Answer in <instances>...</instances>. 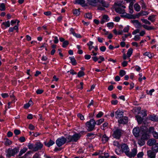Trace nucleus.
Here are the masks:
<instances>
[{
    "label": "nucleus",
    "mask_w": 158,
    "mask_h": 158,
    "mask_svg": "<svg viewBox=\"0 0 158 158\" xmlns=\"http://www.w3.org/2000/svg\"><path fill=\"white\" fill-rule=\"evenodd\" d=\"M124 133V131L122 129L117 128L113 132L112 136L117 139H120Z\"/></svg>",
    "instance_id": "f257e3e1"
},
{
    "label": "nucleus",
    "mask_w": 158,
    "mask_h": 158,
    "mask_svg": "<svg viewBox=\"0 0 158 158\" xmlns=\"http://www.w3.org/2000/svg\"><path fill=\"white\" fill-rule=\"evenodd\" d=\"M96 124V122L93 119H91L89 121L86 122V125L88 128V131H92L94 129L95 125Z\"/></svg>",
    "instance_id": "f03ea898"
},
{
    "label": "nucleus",
    "mask_w": 158,
    "mask_h": 158,
    "mask_svg": "<svg viewBox=\"0 0 158 158\" xmlns=\"http://www.w3.org/2000/svg\"><path fill=\"white\" fill-rule=\"evenodd\" d=\"M81 135L79 134H75L72 136H69L67 137V142H76L80 138Z\"/></svg>",
    "instance_id": "7ed1b4c3"
},
{
    "label": "nucleus",
    "mask_w": 158,
    "mask_h": 158,
    "mask_svg": "<svg viewBox=\"0 0 158 158\" xmlns=\"http://www.w3.org/2000/svg\"><path fill=\"white\" fill-rule=\"evenodd\" d=\"M19 151V148H15L14 149L9 148L7 151L6 156L10 157L11 156H14Z\"/></svg>",
    "instance_id": "20e7f679"
},
{
    "label": "nucleus",
    "mask_w": 158,
    "mask_h": 158,
    "mask_svg": "<svg viewBox=\"0 0 158 158\" xmlns=\"http://www.w3.org/2000/svg\"><path fill=\"white\" fill-rule=\"evenodd\" d=\"M67 139V138H66L63 136H62L56 140V143L58 146L60 147L66 143Z\"/></svg>",
    "instance_id": "39448f33"
},
{
    "label": "nucleus",
    "mask_w": 158,
    "mask_h": 158,
    "mask_svg": "<svg viewBox=\"0 0 158 158\" xmlns=\"http://www.w3.org/2000/svg\"><path fill=\"white\" fill-rule=\"evenodd\" d=\"M126 8V6L122 5L118 7H116L115 8V11L120 14H124L125 13L124 8Z\"/></svg>",
    "instance_id": "423d86ee"
},
{
    "label": "nucleus",
    "mask_w": 158,
    "mask_h": 158,
    "mask_svg": "<svg viewBox=\"0 0 158 158\" xmlns=\"http://www.w3.org/2000/svg\"><path fill=\"white\" fill-rule=\"evenodd\" d=\"M137 153V150L136 148H133L131 152H128L126 155L130 158L133 157L136 155Z\"/></svg>",
    "instance_id": "0eeeda50"
},
{
    "label": "nucleus",
    "mask_w": 158,
    "mask_h": 158,
    "mask_svg": "<svg viewBox=\"0 0 158 158\" xmlns=\"http://www.w3.org/2000/svg\"><path fill=\"white\" fill-rule=\"evenodd\" d=\"M115 116L116 118H121L123 117V112L117 110L115 113Z\"/></svg>",
    "instance_id": "6e6552de"
},
{
    "label": "nucleus",
    "mask_w": 158,
    "mask_h": 158,
    "mask_svg": "<svg viewBox=\"0 0 158 158\" xmlns=\"http://www.w3.org/2000/svg\"><path fill=\"white\" fill-rule=\"evenodd\" d=\"M87 3L93 6H96L99 0H87Z\"/></svg>",
    "instance_id": "1a4fd4ad"
},
{
    "label": "nucleus",
    "mask_w": 158,
    "mask_h": 158,
    "mask_svg": "<svg viewBox=\"0 0 158 158\" xmlns=\"http://www.w3.org/2000/svg\"><path fill=\"white\" fill-rule=\"evenodd\" d=\"M43 146V145L40 143H36L35 145V148L33 149V151H36L42 148Z\"/></svg>",
    "instance_id": "9d476101"
},
{
    "label": "nucleus",
    "mask_w": 158,
    "mask_h": 158,
    "mask_svg": "<svg viewBox=\"0 0 158 158\" xmlns=\"http://www.w3.org/2000/svg\"><path fill=\"white\" fill-rule=\"evenodd\" d=\"M121 149L123 152H124L126 154L129 151V149L128 146L126 144H123L121 146Z\"/></svg>",
    "instance_id": "9b49d317"
},
{
    "label": "nucleus",
    "mask_w": 158,
    "mask_h": 158,
    "mask_svg": "<svg viewBox=\"0 0 158 158\" xmlns=\"http://www.w3.org/2000/svg\"><path fill=\"white\" fill-rule=\"evenodd\" d=\"M140 131V129L138 127H135L133 130V134L136 137L139 136Z\"/></svg>",
    "instance_id": "f8f14e48"
},
{
    "label": "nucleus",
    "mask_w": 158,
    "mask_h": 158,
    "mask_svg": "<svg viewBox=\"0 0 158 158\" xmlns=\"http://www.w3.org/2000/svg\"><path fill=\"white\" fill-rule=\"evenodd\" d=\"M119 124H125L128 122V118L127 117H123L118 121Z\"/></svg>",
    "instance_id": "ddd939ff"
},
{
    "label": "nucleus",
    "mask_w": 158,
    "mask_h": 158,
    "mask_svg": "<svg viewBox=\"0 0 158 158\" xmlns=\"http://www.w3.org/2000/svg\"><path fill=\"white\" fill-rule=\"evenodd\" d=\"M109 19H110L108 16L107 15H104L102 16L100 23L101 24H103L104 23L108 21Z\"/></svg>",
    "instance_id": "4468645a"
},
{
    "label": "nucleus",
    "mask_w": 158,
    "mask_h": 158,
    "mask_svg": "<svg viewBox=\"0 0 158 158\" xmlns=\"http://www.w3.org/2000/svg\"><path fill=\"white\" fill-rule=\"evenodd\" d=\"M148 158H155L156 154L154 152L149 150L148 151Z\"/></svg>",
    "instance_id": "2eb2a0df"
},
{
    "label": "nucleus",
    "mask_w": 158,
    "mask_h": 158,
    "mask_svg": "<svg viewBox=\"0 0 158 158\" xmlns=\"http://www.w3.org/2000/svg\"><path fill=\"white\" fill-rule=\"evenodd\" d=\"M156 143V140L153 139H150L147 142V144L150 146H153Z\"/></svg>",
    "instance_id": "dca6fc26"
},
{
    "label": "nucleus",
    "mask_w": 158,
    "mask_h": 158,
    "mask_svg": "<svg viewBox=\"0 0 158 158\" xmlns=\"http://www.w3.org/2000/svg\"><path fill=\"white\" fill-rule=\"evenodd\" d=\"M98 2L101 3L102 6L105 7H108L109 6V4L106 3L104 0H99Z\"/></svg>",
    "instance_id": "f3484780"
},
{
    "label": "nucleus",
    "mask_w": 158,
    "mask_h": 158,
    "mask_svg": "<svg viewBox=\"0 0 158 158\" xmlns=\"http://www.w3.org/2000/svg\"><path fill=\"white\" fill-rule=\"evenodd\" d=\"M98 2L101 3L102 6L105 7H108L109 6V4L106 3L104 0H99Z\"/></svg>",
    "instance_id": "a211bd4d"
},
{
    "label": "nucleus",
    "mask_w": 158,
    "mask_h": 158,
    "mask_svg": "<svg viewBox=\"0 0 158 158\" xmlns=\"http://www.w3.org/2000/svg\"><path fill=\"white\" fill-rule=\"evenodd\" d=\"M152 149L156 152H158V143H156L152 146Z\"/></svg>",
    "instance_id": "6ab92c4d"
},
{
    "label": "nucleus",
    "mask_w": 158,
    "mask_h": 158,
    "mask_svg": "<svg viewBox=\"0 0 158 158\" xmlns=\"http://www.w3.org/2000/svg\"><path fill=\"white\" fill-rule=\"evenodd\" d=\"M85 0H75L74 3V4H78L80 5H82L85 4Z\"/></svg>",
    "instance_id": "aec40b11"
},
{
    "label": "nucleus",
    "mask_w": 158,
    "mask_h": 158,
    "mask_svg": "<svg viewBox=\"0 0 158 158\" xmlns=\"http://www.w3.org/2000/svg\"><path fill=\"white\" fill-rule=\"evenodd\" d=\"M142 27L144 29L148 30L154 29V27L152 26H148L147 25H142Z\"/></svg>",
    "instance_id": "412c9836"
},
{
    "label": "nucleus",
    "mask_w": 158,
    "mask_h": 158,
    "mask_svg": "<svg viewBox=\"0 0 158 158\" xmlns=\"http://www.w3.org/2000/svg\"><path fill=\"white\" fill-rule=\"evenodd\" d=\"M33 104V102L31 99H30V101L28 103H27L24 105V108L25 109H27L31 105Z\"/></svg>",
    "instance_id": "4be33fe9"
},
{
    "label": "nucleus",
    "mask_w": 158,
    "mask_h": 158,
    "mask_svg": "<svg viewBox=\"0 0 158 158\" xmlns=\"http://www.w3.org/2000/svg\"><path fill=\"white\" fill-rule=\"evenodd\" d=\"M131 22L132 23L135 24V25H136L138 27H141V23L139 22L138 20H131Z\"/></svg>",
    "instance_id": "5701e85b"
},
{
    "label": "nucleus",
    "mask_w": 158,
    "mask_h": 158,
    "mask_svg": "<svg viewBox=\"0 0 158 158\" xmlns=\"http://www.w3.org/2000/svg\"><path fill=\"white\" fill-rule=\"evenodd\" d=\"M109 138L108 137L106 134L103 135L102 137V141L103 143H106L108 141Z\"/></svg>",
    "instance_id": "b1692460"
},
{
    "label": "nucleus",
    "mask_w": 158,
    "mask_h": 158,
    "mask_svg": "<svg viewBox=\"0 0 158 158\" xmlns=\"http://www.w3.org/2000/svg\"><path fill=\"white\" fill-rule=\"evenodd\" d=\"M55 143V142L51 139H50L49 142L48 143H45V145L48 147H50L51 146L53 145Z\"/></svg>",
    "instance_id": "393cba45"
},
{
    "label": "nucleus",
    "mask_w": 158,
    "mask_h": 158,
    "mask_svg": "<svg viewBox=\"0 0 158 158\" xmlns=\"http://www.w3.org/2000/svg\"><path fill=\"white\" fill-rule=\"evenodd\" d=\"M150 119L152 121H158V117L156 115H153L150 117Z\"/></svg>",
    "instance_id": "a878e982"
},
{
    "label": "nucleus",
    "mask_w": 158,
    "mask_h": 158,
    "mask_svg": "<svg viewBox=\"0 0 158 158\" xmlns=\"http://www.w3.org/2000/svg\"><path fill=\"white\" fill-rule=\"evenodd\" d=\"M133 51V49L131 48L128 50L127 53V55L128 57H129L131 56L132 54Z\"/></svg>",
    "instance_id": "bb28decb"
},
{
    "label": "nucleus",
    "mask_w": 158,
    "mask_h": 158,
    "mask_svg": "<svg viewBox=\"0 0 158 158\" xmlns=\"http://www.w3.org/2000/svg\"><path fill=\"white\" fill-rule=\"evenodd\" d=\"M27 150V148H23V149H21L20 151L18 156H21L23 154L26 152Z\"/></svg>",
    "instance_id": "cd10ccee"
},
{
    "label": "nucleus",
    "mask_w": 158,
    "mask_h": 158,
    "mask_svg": "<svg viewBox=\"0 0 158 158\" xmlns=\"http://www.w3.org/2000/svg\"><path fill=\"white\" fill-rule=\"evenodd\" d=\"M138 143L140 146H143L145 144L144 140L141 138L138 140Z\"/></svg>",
    "instance_id": "c85d7f7f"
},
{
    "label": "nucleus",
    "mask_w": 158,
    "mask_h": 158,
    "mask_svg": "<svg viewBox=\"0 0 158 158\" xmlns=\"http://www.w3.org/2000/svg\"><path fill=\"white\" fill-rule=\"evenodd\" d=\"M135 117L138 123L139 124L141 123L143 121V119L141 116L139 115H137Z\"/></svg>",
    "instance_id": "c756f323"
},
{
    "label": "nucleus",
    "mask_w": 158,
    "mask_h": 158,
    "mask_svg": "<svg viewBox=\"0 0 158 158\" xmlns=\"http://www.w3.org/2000/svg\"><path fill=\"white\" fill-rule=\"evenodd\" d=\"M69 58L71 60L72 64L73 65H76L77 64L76 60L74 57H70Z\"/></svg>",
    "instance_id": "7c9ffc66"
},
{
    "label": "nucleus",
    "mask_w": 158,
    "mask_h": 158,
    "mask_svg": "<svg viewBox=\"0 0 158 158\" xmlns=\"http://www.w3.org/2000/svg\"><path fill=\"white\" fill-rule=\"evenodd\" d=\"M144 56H148L149 58H152L154 54L149 52H146L143 54Z\"/></svg>",
    "instance_id": "2f4dec72"
},
{
    "label": "nucleus",
    "mask_w": 158,
    "mask_h": 158,
    "mask_svg": "<svg viewBox=\"0 0 158 158\" xmlns=\"http://www.w3.org/2000/svg\"><path fill=\"white\" fill-rule=\"evenodd\" d=\"M79 10L80 9H74L73 10V14L76 16L79 15L80 14V11Z\"/></svg>",
    "instance_id": "473e14b6"
},
{
    "label": "nucleus",
    "mask_w": 158,
    "mask_h": 158,
    "mask_svg": "<svg viewBox=\"0 0 158 158\" xmlns=\"http://www.w3.org/2000/svg\"><path fill=\"white\" fill-rule=\"evenodd\" d=\"M155 17V15H152L149 16L148 18V20H150L152 22H153L155 21V19H154Z\"/></svg>",
    "instance_id": "72a5a7b5"
},
{
    "label": "nucleus",
    "mask_w": 158,
    "mask_h": 158,
    "mask_svg": "<svg viewBox=\"0 0 158 158\" xmlns=\"http://www.w3.org/2000/svg\"><path fill=\"white\" fill-rule=\"evenodd\" d=\"M135 10L138 11L140 10V6L138 4H135L134 6Z\"/></svg>",
    "instance_id": "f704fd0d"
},
{
    "label": "nucleus",
    "mask_w": 158,
    "mask_h": 158,
    "mask_svg": "<svg viewBox=\"0 0 158 158\" xmlns=\"http://www.w3.org/2000/svg\"><path fill=\"white\" fill-rule=\"evenodd\" d=\"M2 25H4L6 27H9L10 26V22L9 21L2 23Z\"/></svg>",
    "instance_id": "c9c22d12"
},
{
    "label": "nucleus",
    "mask_w": 158,
    "mask_h": 158,
    "mask_svg": "<svg viewBox=\"0 0 158 158\" xmlns=\"http://www.w3.org/2000/svg\"><path fill=\"white\" fill-rule=\"evenodd\" d=\"M148 12L147 11H141L139 13V14L140 15L143 16L148 15Z\"/></svg>",
    "instance_id": "e433bc0d"
},
{
    "label": "nucleus",
    "mask_w": 158,
    "mask_h": 158,
    "mask_svg": "<svg viewBox=\"0 0 158 158\" xmlns=\"http://www.w3.org/2000/svg\"><path fill=\"white\" fill-rule=\"evenodd\" d=\"M28 147L29 149L32 150L33 151V149L35 148V145L29 143H28Z\"/></svg>",
    "instance_id": "4c0bfd02"
},
{
    "label": "nucleus",
    "mask_w": 158,
    "mask_h": 158,
    "mask_svg": "<svg viewBox=\"0 0 158 158\" xmlns=\"http://www.w3.org/2000/svg\"><path fill=\"white\" fill-rule=\"evenodd\" d=\"M69 44V43L68 41V40H65L64 41L62 45V46L63 48H66L67 45H68Z\"/></svg>",
    "instance_id": "58836bf2"
},
{
    "label": "nucleus",
    "mask_w": 158,
    "mask_h": 158,
    "mask_svg": "<svg viewBox=\"0 0 158 158\" xmlns=\"http://www.w3.org/2000/svg\"><path fill=\"white\" fill-rule=\"evenodd\" d=\"M85 17L89 19H91L92 18V15L91 13H88L86 14Z\"/></svg>",
    "instance_id": "ea45409f"
},
{
    "label": "nucleus",
    "mask_w": 158,
    "mask_h": 158,
    "mask_svg": "<svg viewBox=\"0 0 158 158\" xmlns=\"http://www.w3.org/2000/svg\"><path fill=\"white\" fill-rule=\"evenodd\" d=\"M141 20L143 23H145V24L148 25H150L151 24L150 22L147 19H141Z\"/></svg>",
    "instance_id": "a19ab883"
},
{
    "label": "nucleus",
    "mask_w": 158,
    "mask_h": 158,
    "mask_svg": "<svg viewBox=\"0 0 158 158\" xmlns=\"http://www.w3.org/2000/svg\"><path fill=\"white\" fill-rule=\"evenodd\" d=\"M6 141L5 142V144L6 145H9L10 144H11L12 143V142L8 139L6 138Z\"/></svg>",
    "instance_id": "79ce46f5"
},
{
    "label": "nucleus",
    "mask_w": 158,
    "mask_h": 158,
    "mask_svg": "<svg viewBox=\"0 0 158 158\" xmlns=\"http://www.w3.org/2000/svg\"><path fill=\"white\" fill-rule=\"evenodd\" d=\"M0 10L1 11H4L5 10V6L4 3H2L0 6Z\"/></svg>",
    "instance_id": "37998d69"
},
{
    "label": "nucleus",
    "mask_w": 158,
    "mask_h": 158,
    "mask_svg": "<svg viewBox=\"0 0 158 158\" xmlns=\"http://www.w3.org/2000/svg\"><path fill=\"white\" fill-rule=\"evenodd\" d=\"M85 75L84 72L82 71H80L77 74L78 77H81Z\"/></svg>",
    "instance_id": "c03bdc74"
},
{
    "label": "nucleus",
    "mask_w": 158,
    "mask_h": 158,
    "mask_svg": "<svg viewBox=\"0 0 158 158\" xmlns=\"http://www.w3.org/2000/svg\"><path fill=\"white\" fill-rule=\"evenodd\" d=\"M123 3V1H119L115 3V4L118 6H122V5Z\"/></svg>",
    "instance_id": "a18cd8bd"
},
{
    "label": "nucleus",
    "mask_w": 158,
    "mask_h": 158,
    "mask_svg": "<svg viewBox=\"0 0 158 158\" xmlns=\"http://www.w3.org/2000/svg\"><path fill=\"white\" fill-rule=\"evenodd\" d=\"M104 119L103 118H101L100 119L97 121V124L98 125L101 124L102 122L104 121Z\"/></svg>",
    "instance_id": "49530a36"
},
{
    "label": "nucleus",
    "mask_w": 158,
    "mask_h": 158,
    "mask_svg": "<svg viewBox=\"0 0 158 158\" xmlns=\"http://www.w3.org/2000/svg\"><path fill=\"white\" fill-rule=\"evenodd\" d=\"M126 74V72L125 71L123 70H121L119 72V75L120 76L122 77L125 75Z\"/></svg>",
    "instance_id": "de8ad7c7"
},
{
    "label": "nucleus",
    "mask_w": 158,
    "mask_h": 158,
    "mask_svg": "<svg viewBox=\"0 0 158 158\" xmlns=\"http://www.w3.org/2000/svg\"><path fill=\"white\" fill-rule=\"evenodd\" d=\"M153 137L156 139H158V133L155 131L152 132Z\"/></svg>",
    "instance_id": "09e8293b"
},
{
    "label": "nucleus",
    "mask_w": 158,
    "mask_h": 158,
    "mask_svg": "<svg viewBox=\"0 0 158 158\" xmlns=\"http://www.w3.org/2000/svg\"><path fill=\"white\" fill-rule=\"evenodd\" d=\"M141 138L144 140H147L148 139V135L146 133H143L142 135Z\"/></svg>",
    "instance_id": "8fccbe9b"
},
{
    "label": "nucleus",
    "mask_w": 158,
    "mask_h": 158,
    "mask_svg": "<svg viewBox=\"0 0 158 158\" xmlns=\"http://www.w3.org/2000/svg\"><path fill=\"white\" fill-rule=\"evenodd\" d=\"M77 116L81 120H84L85 118H84V116L82 114H81L80 113H79L77 114Z\"/></svg>",
    "instance_id": "3c124183"
},
{
    "label": "nucleus",
    "mask_w": 158,
    "mask_h": 158,
    "mask_svg": "<svg viewBox=\"0 0 158 158\" xmlns=\"http://www.w3.org/2000/svg\"><path fill=\"white\" fill-rule=\"evenodd\" d=\"M114 24L113 23L110 22L107 23V25L108 27L112 28L114 27Z\"/></svg>",
    "instance_id": "603ef678"
},
{
    "label": "nucleus",
    "mask_w": 158,
    "mask_h": 158,
    "mask_svg": "<svg viewBox=\"0 0 158 158\" xmlns=\"http://www.w3.org/2000/svg\"><path fill=\"white\" fill-rule=\"evenodd\" d=\"M121 16L122 17H126L127 18L131 19L132 18V16L129 14H127V15H121Z\"/></svg>",
    "instance_id": "864d4df0"
},
{
    "label": "nucleus",
    "mask_w": 158,
    "mask_h": 158,
    "mask_svg": "<svg viewBox=\"0 0 158 158\" xmlns=\"http://www.w3.org/2000/svg\"><path fill=\"white\" fill-rule=\"evenodd\" d=\"M143 155V152L139 153L137 155V157L138 158H141L142 157Z\"/></svg>",
    "instance_id": "5fc2aeb1"
},
{
    "label": "nucleus",
    "mask_w": 158,
    "mask_h": 158,
    "mask_svg": "<svg viewBox=\"0 0 158 158\" xmlns=\"http://www.w3.org/2000/svg\"><path fill=\"white\" fill-rule=\"evenodd\" d=\"M154 91V89H152L150 90L149 91H148V90H147L146 91V93L147 94H150L151 95H152V93Z\"/></svg>",
    "instance_id": "6e6d98bb"
},
{
    "label": "nucleus",
    "mask_w": 158,
    "mask_h": 158,
    "mask_svg": "<svg viewBox=\"0 0 158 158\" xmlns=\"http://www.w3.org/2000/svg\"><path fill=\"white\" fill-rule=\"evenodd\" d=\"M113 145L117 147H120V144H119L118 142L117 141H114L113 142Z\"/></svg>",
    "instance_id": "4d7b16f0"
},
{
    "label": "nucleus",
    "mask_w": 158,
    "mask_h": 158,
    "mask_svg": "<svg viewBox=\"0 0 158 158\" xmlns=\"http://www.w3.org/2000/svg\"><path fill=\"white\" fill-rule=\"evenodd\" d=\"M94 134H93L92 133H88L87 134V136L89 137H90L91 136V138H94Z\"/></svg>",
    "instance_id": "13d9d810"
},
{
    "label": "nucleus",
    "mask_w": 158,
    "mask_h": 158,
    "mask_svg": "<svg viewBox=\"0 0 158 158\" xmlns=\"http://www.w3.org/2000/svg\"><path fill=\"white\" fill-rule=\"evenodd\" d=\"M129 30V26H127L125 27L123 30V31L124 32H127Z\"/></svg>",
    "instance_id": "bf43d9fd"
},
{
    "label": "nucleus",
    "mask_w": 158,
    "mask_h": 158,
    "mask_svg": "<svg viewBox=\"0 0 158 158\" xmlns=\"http://www.w3.org/2000/svg\"><path fill=\"white\" fill-rule=\"evenodd\" d=\"M103 115V113L102 112L100 111L99 112L98 114L97 115L96 117L98 118H100Z\"/></svg>",
    "instance_id": "052dcab7"
},
{
    "label": "nucleus",
    "mask_w": 158,
    "mask_h": 158,
    "mask_svg": "<svg viewBox=\"0 0 158 158\" xmlns=\"http://www.w3.org/2000/svg\"><path fill=\"white\" fill-rule=\"evenodd\" d=\"M44 92V90L43 89H38L36 91V93L37 94H41Z\"/></svg>",
    "instance_id": "680f3d73"
},
{
    "label": "nucleus",
    "mask_w": 158,
    "mask_h": 158,
    "mask_svg": "<svg viewBox=\"0 0 158 158\" xmlns=\"http://www.w3.org/2000/svg\"><path fill=\"white\" fill-rule=\"evenodd\" d=\"M19 140L21 142H23L25 141V139L24 137L22 136L19 138Z\"/></svg>",
    "instance_id": "e2e57ef3"
},
{
    "label": "nucleus",
    "mask_w": 158,
    "mask_h": 158,
    "mask_svg": "<svg viewBox=\"0 0 158 158\" xmlns=\"http://www.w3.org/2000/svg\"><path fill=\"white\" fill-rule=\"evenodd\" d=\"M140 38V37L139 36V35H137L135 36V37L134 38V40L135 41H137L139 40Z\"/></svg>",
    "instance_id": "0e129e2a"
},
{
    "label": "nucleus",
    "mask_w": 158,
    "mask_h": 158,
    "mask_svg": "<svg viewBox=\"0 0 158 158\" xmlns=\"http://www.w3.org/2000/svg\"><path fill=\"white\" fill-rule=\"evenodd\" d=\"M14 133L16 135H18L20 133V130L17 129H15L14 131Z\"/></svg>",
    "instance_id": "69168bd1"
},
{
    "label": "nucleus",
    "mask_w": 158,
    "mask_h": 158,
    "mask_svg": "<svg viewBox=\"0 0 158 158\" xmlns=\"http://www.w3.org/2000/svg\"><path fill=\"white\" fill-rule=\"evenodd\" d=\"M141 5L142 9H145L146 8V6L143 1H142Z\"/></svg>",
    "instance_id": "338daca9"
},
{
    "label": "nucleus",
    "mask_w": 158,
    "mask_h": 158,
    "mask_svg": "<svg viewBox=\"0 0 158 158\" xmlns=\"http://www.w3.org/2000/svg\"><path fill=\"white\" fill-rule=\"evenodd\" d=\"M32 158H40L39 155L36 153L34 155Z\"/></svg>",
    "instance_id": "774afa93"
}]
</instances>
